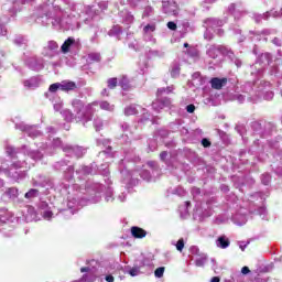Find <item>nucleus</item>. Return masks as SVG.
I'll use <instances>...</instances> for the list:
<instances>
[{"instance_id": "nucleus-14", "label": "nucleus", "mask_w": 282, "mask_h": 282, "mask_svg": "<svg viewBox=\"0 0 282 282\" xmlns=\"http://www.w3.org/2000/svg\"><path fill=\"white\" fill-rule=\"evenodd\" d=\"M180 72H181L180 66L173 67L172 70H171L172 78H177V76H180Z\"/></svg>"}, {"instance_id": "nucleus-29", "label": "nucleus", "mask_w": 282, "mask_h": 282, "mask_svg": "<svg viewBox=\"0 0 282 282\" xmlns=\"http://www.w3.org/2000/svg\"><path fill=\"white\" fill-rule=\"evenodd\" d=\"M90 56H91V58H95V61H100V55H98V54H94Z\"/></svg>"}, {"instance_id": "nucleus-3", "label": "nucleus", "mask_w": 282, "mask_h": 282, "mask_svg": "<svg viewBox=\"0 0 282 282\" xmlns=\"http://www.w3.org/2000/svg\"><path fill=\"white\" fill-rule=\"evenodd\" d=\"M131 235L134 239H144V237H147V230L138 226H133L131 227Z\"/></svg>"}, {"instance_id": "nucleus-9", "label": "nucleus", "mask_w": 282, "mask_h": 282, "mask_svg": "<svg viewBox=\"0 0 282 282\" xmlns=\"http://www.w3.org/2000/svg\"><path fill=\"white\" fill-rule=\"evenodd\" d=\"M107 83L109 89H116V87H118V78L116 77L109 78Z\"/></svg>"}, {"instance_id": "nucleus-13", "label": "nucleus", "mask_w": 282, "mask_h": 282, "mask_svg": "<svg viewBox=\"0 0 282 282\" xmlns=\"http://www.w3.org/2000/svg\"><path fill=\"white\" fill-rule=\"evenodd\" d=\"M126 116H135L138 113V110L134 107H128L124 110Z\"/></svg>"}, {"instance_id": "nucleus-25", "label": "nucleus", "mask_w": 282, "mask_h": 282, "mask_svg": "<svg viewBox=\"0 0 282 282\" xmlns=\"http://www.w3.org/2000/svg\"><path fill=\"white\" fill-rule=\"evenodd\" d=\"M54 214L52 213V212H45L44 213V217H45V219H52V216H53Z\"/></svg>"}, {"instance_id": "nucleus-12", "label": "nucleus", "mask_w": 282, "mask_h": 282, "mask_svg": "<svg viewBox=\"0 0 282 282\" xmlns=\"http://www.w3.org/2000/svg\"><path fill=\"white\" fill-rule=\"evenodd\" d=\"M164 267L155 269L154 276H156V279H162L164 276Z\"/></svg>"}, {"instance_id": "nucleus-32", "label": "nucleus", "mask_w": 282, "mask_h": 282, "mask_svg": "<svg viewBox=\"0 0 282 282\" xmlns=\"http://www.w3.org/2000/svg\"><path fill=\"white\" fill-rule=\"evenodd\" d=\"M149 30H151V26L148 24V25L144 26V31L149 32Z\"/></svg>"}, {"instance_id": "nucleus-23", "label": "nucleus", "mask_w": 282, "mask_h": 282, "mask_svg": "<svg viewBox=\"0 0 282 282\" xmlns=\"http://www.w3.org/2000/svg\"><path fill=\"white\" fill-rule=\"evenodd\" d=\"M202 145H203L205 149H208V147H210V140H208V139H203V140H202Z\"/></svg>"}, {"instance_id": "nucleus-20", "label": "nucleus", "mask_w": 282, "mask_h": 282, "mask_svg": "<svg viewBox=\"0 0 282 282\" xmlns=\"http://www.w3.org/2000/svg\"><path fill=\"white\" fill-rule=\"evenodd\" d=\"M50 50L54 51V50H58V43L51 41L48 42V46Z\"/></svg>"}, {"instance_id": "nucleus-7", "label": "nucleus", "mask_w": 282, "mask_h": 282, "mask_svg": "<svg viewBox=\"0 0 282 282\" xmlns=\"http://www.w3.org/2000/svg\"><path fill=\"white\" fill-rule=\"evenodd\" d=\"M6 193L8 197H19V189L17 187H9Z\"/></svg>"}, {"instance_id": "nucleus-11", "label": "nucleus", "mask_w": 282, "mask_h": 282, "mask_svg": "<svg viewBox=\"0 0 282 282\" xmlns=\"http://www.w3.org/2000/svg\"><path fill=\"white\" fill-rule=\"evenodd\" d=\"M58 89H61V83L52 84V85L48 87V91H50L51 94H56V91H58Z\"/></svg>"}, {"instance_id": "nucleus-26", "label": "nucleus", "mask_w": 282, "mask_h": 282, "mask_svg": "<svg viewBox=\"0 0 282 282\" xmlns=\"http://www.w3.org/2000/svg\"><path fill=\"white\" fill-rule=\"evenodd\" d=\"M241 273H242V274H250V268L243 267V268L241 269Z\"/></svg>"}, {"instance_id": "nucleus-10", "label": "nucleus", "mask_w": 282, "mask_h": 282, "mask_svg": "<svg viewBox=\"0 0 282 282\" xmlns=\"http://www.w3.org/2000/svg\"><path fill=\"white\" fill-rule=\"evenodd\" d=\"M39 194V189H34V188H31L30 191H28L24 195V197L26 199H32V197H34L35 195Z\"/></svg>"}, {"instance_id": "nucleus-16", "label": "nucleus", "mask_w": 282, "mask_h": 282, "mask_svg": "<svg viewBox=\"0 0 282 282\" xmlns=\"http://www.w3.org/2000/svg\"><path fill=\"white\" fill-rule=\"evenodd\" d=\"M100 109H104L105 111H109L111 109V105H109V101H101Z\"/></svg>"}, {"instance_id": "nucleus-19", "label": "nucleus", "mask_w": 282, "mask_h": 282, "mask_svg": "<svg viewBox=\"0 0 282 282\" xmlns=\"http://www.w3.org/2000/svg\"><path fill=\"white\" fill-rule=\"evenodd\" d=\"M167 28L169 30H172L173 32H175V30H177V24L173 21L167 22Z\"/></svg>"}, {"instance_id": "nucleus-34", "label": "nucleus", "mask_w": 282, "mask_h": 282, "mask_svg": "<svg viewBox=\"0 0 282 282\" xmlns=\"http://www.w3.org/2000/svg\"><path fill=\"white\" fill-rule=\"evenodd\" d=\"M24 85L28 86V82H25Z\"/></svg>"}, {"instance_id": "nucleus-18", "label": "nucleus", "mask_w": 282, "mask_h": 282, "mask_svg": "<svg viewBox=\"0 0 282 282\" xmlns=\"http://www.w3.org/2000/svg\"><path fill=\"white\" fill-rule=\"evenodd\" d=\"M129 274H130V276H138V274H140V269L132 268L129 270Z\"/></svg>"}, {"instance_id": "nucleus-1", "label": "nucleus", "mask_w": 282, "mask_h": 282, "mask_svg": "<svg viewBox=\"0 0 282 282\" xmlns=\"http://www.w3.org/2000/svg\"><path fill=\"white\" fill-rule=\"evenodd\" d=\"M171 105H172L171 98L164 97V98H162V99H156V100L152 104V107H153V109H155L156 111H160L161 109L171 108Z\"/></svg>"}, {"instance_id": "nucleus-24", "label": "nucleus", "mask_w": 282, "mask_h": 282, "mask_svg": "<svg viewBox=\"0 0 282 282\" xmlns=\"http://www.w3.org/2000/svg\"><path fill=\"white\" fill-rule=\"evenodd\" d=\"M147 165H148L150 169H155L156 163H155V161H148Z\"/></svg>"}, {"instance_id": "nucleus-22", "label": "nucleus", "mask_w": 282, "mask_h": 282, "mask_svg": "<svg viewBox=\"0 0 282 282\" xmlns=\"http://www.w3.org/2000/svg\"><path fill=\"white\" fill-rule=\"evenodd\" d=\"M166 158H169V152L162 151L160 153V160H162V162H164L166 160Z\"/></svg>"}, {"instance_id": "nucleus-8", "label": "nucleus", "mask_w": 282, "mask_h": 282, "mask_svg": "<svg viewBox=\"0 0 282 282\" xmlns=\"http://www.w3.org/2000/svg\"><path fill=\"white\" fill-rule=\"evenodd\" d=\"M173 89H175V87H173V86H167L166 88H160L156 91V96H162V94H164V91H166V94H173Z\"/></svg>"}, {"instance_id": "nucleus-15", "label": "nucleus", "mask_w": 282, "mask_h": 282, "mask_svg": "<svg viewBox=\"0 0 282 282\" xmlns=\"http://www.w3.org/2000/svg\"><path fill=\"white\" fill-rule=\"evenodd\" d=\"M83 281H86V282H94L96 281V276L91 273L89 274H84L83 275Z\"/></svg>"}, {"instance_id": "nucleus-2", "label": "nucleus", "mask_w": 282, "mask_h": 282, "mask_svg": "<svg viewBox=\"0 0 282 282\" xmlns=\"http://www.w3.org/2000/svg\"><path fill=\"white\" fill-rule=\"evenodd\" d=\"M209 83H210L212 89L219 90V89H224V87H226V85H228V78L213 77Z\"/></svg>"}, {"instance_id": "nucleus-4", "label": "nucleus", "mask_w": 282, "mask_h": 282, "mask_svg": "<svg viewBox=\"0 0 282 282\" xmlns=\"http://www.w3.org/2000/svg\"><path fill=\"white\" fill-rule=\"evenodd\" d=\"M76 89V83L74 82H63L61 84L62 91H74Z\"/></svg>"}, {"instance_id": "nucleus-33", "label": "nucleus", "mask_w": 282, "mask_h": 282, "mask_svg": "<svg viewBox=\"0 0 282 282\" xmlns=\"http://www.w3.org/2000/svg\"><path fill=\"white\" fill-rule=\"evenodd\" d=\"M184 47H188V43H184Z\"/></svg>"}, {"instance_id": "nucleus-28", "label": "nucleus", "mask_w": 282, "mask_h": 282, "mask_svg": "<svg viewBox=\"0 0 282 282\" xmlns=\"http://www.w3.org/2000/svg\"><path fill=\"white\" fill-rule=\"evenodd\" d=\"M272 43H274V45H281V43H279V37H274L272 40Z\"/></svg>"}, {"instance_id": "nucleus-5", "label": "nucleus", "mask_w": 282, "mask_h": 282, "mask_svg": "<svg viewBox=\"0 0 282 282\" xmlns=\"http://www.w3.org/2000/svg\"><path fill=\"white\" fill-rule=\"evenodd\" d=\"M73 43H76V40L73 37H68L62 45V52L63 54H67L69 52V47H72Z\"/></svg>"}, {"instance_id": "nucleus-30", "label": "nucleus", "mask_w": 282, "mask_h": 282, "mask_svg": "<svg viewBox=\"0 0 282 282\" xmlns=\"http://www.w3.org/2000/svg\"><path fill=\"white\" fill-rule=\"evenodd\" d=\"M90 270L89 267H84L80 269V272H89Z\"/></svg>"}, {"instance_id": "nucleus-31", "label": "nucleus", "mask_w": 282, "mask_h": 282, "mask_svg": "<svg viewBox=\"0 0 282 282\" xmlns=\"http://www.w3.org/2000/svg\"><path fill=\"white\" fill-rule=\"evenodd\" d=\"M219 281H220L219 276H214V278H212V280H210V282H219Z\"/></svg>"}, {"instance_id": "nucleus-27", "label": "nucleus", "mask_w": 282, "mask_h": 282, "mask_svg": "<svg viewBox=\"0 0 282 282\" xmlns=\"http://www.w3.org/2000/svg\"><path fill=\"white\" fill-rule=\"evenodd\" d=\"M106 281H107V282H113V281H115L113 275H107V276H106Z\"/></svg>"}, {"instance_id": "nucleus-21", "label": "nucleus", "mask_w": 282, "mask_h": 282, "mask_svg": "<svg viewBox=\"0 0 282 282\" xmlns=\"http://www.w3.org/2000/svg\"><path fill=\"white\" fill-rule=\"evenodd\" d=\"M187 113H195V105L191 104L186 107Z\"/></svg>"}, {"instance_id": "nucleus-17", "label": "nucleus", "mask_w": 282, "mask_h": 282, "mask_svg": "<svg viewBox=\"0 0 282 282\" xmlns=\"http://www.w3.org/2000/svg\"><path fill=\"white\" fill-rule=\"evenodd\" d=\"M176 250H178V252H182V250H184V239L183 238L178 239V241L176 242Z\"/></svg>"}, {"instance_id": "nucleus-6", "label": "nucleus", "mask_w": 282, "mask_h": 282, "mask_svg": "<svg viewBox=\"0 0 282 282\" xmlns=\"http://www.w3.org/2000/svg\"><path fill=\"white\" fill-rule=\"evenodd\" d=\"M219 248L226 249L230 246V240L226 239V237L221 236L218 238Z\"/></svg>"}]
</instances>
